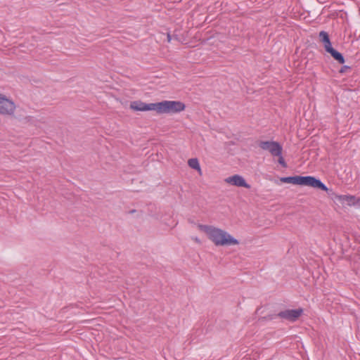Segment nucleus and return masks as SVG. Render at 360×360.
I'll list each match as a JSON object with an SVG mask.
<instances>
[{
    "label": "nucleus",
    "mask_w": 360,
    "mask_h": 360,
    "mask_svg": "<svg viewBox=\"0 0 360 360\" xmlns=\"http://www.w3.org/2000/svg\"><path fill=\"white\" fill-rule=\"evenodd\" d=\"M330 198L334 201H338L342 204H346L349 206L355 205L359 199L356 198L354 195H339L335 193L333 190H330L328 194Z\"/></svg>",
    "instance_id": "4"
},
{
    "label": "nucleus",
    "mask_w": 360,
    "mask_h": 360,
    "mask_svg": "<svg viewBox=\"0 0 360 360\" xmlns=\"http://www.w3.org/2000/svg\"><path fill=\"white\" fill-rule=\"evenodd\" d=\"M225 181L238 187L250 188V185L245 181V179L238 174H235L226 178Z\"/></svg>",
    "instance_id": "9"
},
{
    "label": "nucleus",
    "mask_w": 360,
    "mask_h": 360,
    "mask_svg": "<svg viewBox=\"0 0 360 360\" xmlns=\"http://www.w3.org/2000/svg\"><path fill=\"white\" fill-rule=\"evenodd\" d=\"M301 186H307L315 188H319L321 191L328 192L330 189H328L327 186L319 179L311 176H302V181Z\"/></svg>",
    "instance_id": "6"
},
{
    "label": "nucleus",
    "mask_w": 360,
    "mask_h": 360,
    "mask_svg": "<svg viewBox=\"0 0 360 360\" xmlns=\"http://www.w3.org/2000/svg\"><path fill=\"white\" fill-rule=\"evenodd\" d=\"M188 166L198 171H200V166L197 158H191L188 161Z\"/></svg>",
    "instance_id": "13"
},
{
    "label": "nucleus",
    "mask_w": 360,
    "mask_h": 360,
    "mask_svg": "<svg viewBox=\"0 0 360 360\" xmlns=\"http://www.w3.org/2000/svg\"><path fill=\"white\" fill-rule=\"evenodd\" d=\"M200 230L204 231L216 246H230L239 244V241L226 231L212 226L199 224Z\"/></svg>",
    "instance_id": "1"
},
{
    "label": "nucleus",
    "mask_w": 360,
    "mask_h": 360,
    "mask_svg": "<svg viewBox=\"0 0 360 360\" xmlns=\"http://www.w3.org/2000/svg\"><path fill=\"white\" fill-rule=\"evenodd\" d=\"M167 39H168V41H171V36L169 34H167Z\"/></svg>",
    "instance_id": "15"
},
{
    "label": "nucleus",
    "mask_w": 360,
    "mask_h": 360,
    "mask_svg": "<svg viewBox=\"0 0 360 360\" xmlns=\"http://www.w3.org/2000/svg\"><path fill=\"white\" fill-rule=\"evenodd\" d=\"M259 146L264 150L269 151L274 157H278V162L283 167H288L282 156L283 148L278 142L274 141H260Z\"/></svg>",
    "instance_id": "3"
},
{
    "label": "nucleus",
    "mask_w": 360,
    "mask_h": 360,
    "mask_svg": "<svg viewBox=\"0 0 360 360\" xmlns=\"http://www.w3.org/2000/svg\"><path fill=\"white\" fill-rule=\"evenodd\" d=\"M281 181L286 184H292L295 185H302V176H294L281 178Z\"/></svg>",
    "instance_id": "10"
},
{
    "label": "nucleus",
    "mask_w": 360,
    "mask_h": 360,
    "mask_svg": "<svg viewBox=\"0 0 360 360\" xmlns=\"http://www.w3.org/2000/svg\"><path fill=\"white\" fill-rule=\"evenodd\" d=\"M130 108L134 111H155V103H145L141 101H134L131 102Z\"/></svg>",
    "instance_id": "8"
},
{
    "label": "nucleus",
    "mask_w": 360,
    "mask_h": 360,
    "mask_svg": "<svg viewBox=\"0 0 360 360\" xmlns=\"http://www.w3.org/2000/svg\"><path fill=\"white\" fill-rule=\"evenodd\" d=\"M350 68L347 65H344L341 68V69L340 70V73H344L346 72L347 70L349 69Z\"/></svg>",
    "instance_id": "14"
},
{
    "label": "nucleus",
    "mask_w": 360,
    "mask_h": 360,
    "mask_svg": "<svg viewBox=\"0 0 360 360\" xmlns=\"http://www.w3.org/2000/svg\"><path fill=\"white\" fill-rule=\"evenodd\" d=\"M186 105L179 101H163L155 103V112L158 114H174L184 110Z\"/></svg>",
    "instance_id": "2"
},
{
    "label": "nucleus",
    "mask_w": 360,
    "mask_h": 360,
    "mask_svg": "<svg viewBox=\"0 0 360 360\" xmlns=\"http://www.w3.org/2000/svg\"><path fill=\"white\" fill-rule=\"evenodd\" d=\"M326 51L329 53L331 56L339 63L343 64L345 63V58L342 54L334 49L332 46L326 50Z\"/></svg>",
    "instance_id": "11"
},
{
    "label": "nucleus",
    "mask_w": 360,
    "mask_h": 360,
    "mask_svg": "<svg viewBox=\"0 0 360 360\" xmlns=\"http://www.w3.org/2000/svg\"><path fill=\"white\" fill-rule=\"evenodd\" d=\"M319 39L324 44L325 50H328L330 49L332 45L330 41L328 34L325 31H321L319 32Z\"/></svg>",
    "instance_id": "12"
},
{
    "label": "nucleus",
    "mask_w": 360,
    "mask_h": 360,
    "mask_svg": "<svg viewBox=\"0 0 360 360\" xmlns=\"http://www.w3.org/2000/svg\"><path fill=\"white\" fill-rule=\"evenodd\" d=\"M302 314L303 309L302 308H298L295 309H286L281 311L277 314V316L290 322H295Z\"/></svg>",
    "instance_id": "7"
},
{
    "label": "nucleus",
    "mask_w": 360,
    "mask_h": 360,
    "mask_svg": "<svg viewBox=\"0 0 360 360\" xmlns=\"http://www.w3.org/2000/svg\"><path fill=\"white\" fill-rule=\"evenodd\" d=\"M15 110V105L13 101L0 94V114L13 115Z\"/></svg>",
    "instance_id": "5"
}]
</instances>
